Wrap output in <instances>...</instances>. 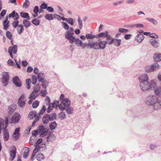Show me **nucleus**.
<instances>
[{"label": "nucleus", "instance_id": "f257e3e1", "mask_svg": "<svg viewBox=\"0 0 161 161\" xmlns=\"http://www.w3.org/2000/svg\"><path fill=\"white\" fill-rule=\"evenodd\" d=\"M147 103L148 105H154V108L158 109L161 106V99L157 98L155 96H151L147 97Z\"/></svg>", "mask_w": 161, "mask_h": 161}, {"label": "nucleus", "instance_id": "f03ea898", "mask_svg": "<svg viewBox=\"0 0 161 161\" xmlns=\"http://www.w3.org/2000/svg\"><path fill=\"white\" fill-rule=\"evenodd\" d=\"M4 123L3 119L0 118V134L1 132L2 129H3V138L4 140L6 141L8 140L9 137V133L6 130V128L8 126V117L5 118V125Z\"/></svg>", "mask_w": 161, "mask_h": 161}, {"label": "nucleus", "instance_id": "7ed1b4c3", "mask_svg": "<svg viewBox=\"0 0 161 161\" xmlns=\"http://www.w3.org/2000/svg\"><path fill=\"white\" fill-rule=\"evenodd\" d=\"M88 47L90 49L93 48L95 50L103 49L105 47V43L103 41H100L99 42H91L89 43Z\"/></svg>", "mask_w": 161, "mask_h": 161}, {"label": "nucleus", "instance_id": "20e7f679", "mask_svg": "<svg viewBox=\"0 0 161 161\" xmlns=\"http://www.w3.org/2000/svg\"><path fill=\"white\" fill-rule=\"evenodd\" d=\"M59 100H61V103L59 105V109L61 110H63L65 109V107L68 106L70 103V101L68 98H65L64 94H62L59 98Z\"/></svg>", "mask_w": 161, "mask_h": 161}, {"label": "nucleus", "instance_id": "39448f33", "mask_svg": "<svg viewBox=\"0 0 161 161\" xmlns=\"http://www.w3.org/2000/svg\"><path fill=\"white\" fill-rule=\"evenodd\" d=\"M2 75V82L4 86H6L8 84L9 79L8 73L7 72H4L3 73Z\"/></svg>", "mask_w": 161, "mask_h": 161}, {"label": "nucleus", "instance_id": "423d86ee", "mask_svg": "<svg viewBox=\"0 0 161 161\" xmlns=\"http://www.w3.org/2000/svg\"><path fill=\"white\" fill-rule=\"evenodd\" d=\"M21 118L20 115L18 113H15L12 116L10 123H18Z\"/></svg>", "mask_w": 161, "mask_h": 161}, {"label": "nucleus", "instance_id": "0eeeda50", "mask_svg": "<svg viewBox=\"0 0 161 161\" xmlns=\"http://www.w3.org/2000/svg\"><path fill=\"white\" fill-rule=\"evenodd\" d=\"M26 100V97L24 94H22L19 98L18 104L19 107L22 108L24 107L25 104V102Z\"/></svg>", "mask_w": 161, "mask_h": 161}, {"label": "nucleus", "instance_id": "6e6552de", "mask_svg": "<svg viewBox=\"0 0 161 161\" xmlns=\"http://www.w3.org/2000/svg\"><path fill=\"white\" fill-rule=\"evenodd\" d=\"M45 145L42 144L39 146L38 148H34L31 155V159L32 161H33L35 159V156L36 154L38 152V151L41 150H43V149H42V148H45Z\"/></svg>", "mask_w": 161, "mask_h": 161}, {"label": "nucleus", "instance_id": "1a4fd4ad", "mask_svg": "<svg viewBox=\"0 0 161 161\" xmlns=\"http://www.w3.org/2000/svg\"><path fill=\"white\" fill-rule=\"evenodd\" d=\"M140 87L142 91H147L150 88V83L147 81L141 82Z\"/></svg>", "mask_w": 161, "mask_h": 161}, {"label": "nucleus", "instance_id": "9d476101", "mask_svg": "<svg viewBox=\"0 0 161 161\" xmlns=\"http://www.w3.org/2000/svg\"><path fill=\"white\" fill-rule=\"evenodd\" d=\"M17 46L16 45H14L12 47L10 46L9 47L8 52L12 58H13L12 53L14 54H15L17 52Z\"/></svg>", "mask_w": 161, "mask_h": 161}, {"label": "nucleus", "instance_id": "9b49d317", "mask_svg": "<svg viewBox=\"0 0 161 161\" xmlns=\"http://www.w3.org/2000/svg\"><path fill=\"white\" fill-rule=\"evenodd\" d=\"M16 148L14 146L12 148L10 151V158L9 160L11 161H12L14 159L16 154Z\"/></svg>", "mask_w": 161, "mask_h": 161}, {"label": "nucleus", "instance_id": "f8f14e48", "mask_svg": "<svg viewBox=\"0 0 161 161\" xmlns=\"http://www.w3.org/2000/svg\"><path fill=\"white\" fill-rule=\"evenodd\" d=\"M20 129L19 127H17L15 129L13 133V136L14 137V140H17L19 137Z\"/></svg>", "mask_w": 161, "mask_h": 161}, {"label": "nucleus", "instance_id": "ddd939ff", "mask_svg": "<svg viewBox=\"0 0 161 161\" xmlns=\"http://www.w3.org/2000/svg\"><path fill=\"white\" fill-rule=\"evenodd\" d=\"M13 83L17 87L21 86V83L19 77L17 76H15L13 79Z\"/></svg>", "mask_w": 161, "mask_h": 161}, {"label": "nucleus", "instance_id": "4468645a", "mask_svg": "<svg viewBox=\"0 0 161 161\" xmlns=\"http://www.w3.org/2000/svg\"><path fill=\"white\" fill-rule=\"evenodd\" d=\"M42 121L44 124H47L50 120V115L49 114L44 115L42 118Z\"/></svg>", "mask_w": 161, "mask_h": 161}, {"label": "nucleus", "instance_id": "2eb2a0df", "mask_svg": "<svg viewBox=\"0 0 161 161\" xmlns=\"http://www.w3.org/2000/svg\"><path fill=\"white\" fill-rule=\"evenodd\" d=\"M65 34V37L72 36L74 34V30L73 28L70 27Z\"/></svg>", "mask_w": 161, "mask_h": 161}, {"label": "nucleus", "instance_id": "dca6fc26", "mask_svg": "<svg viewBox=\"0 0 161 161\" xmlns=\"http://www.w3.org/2000/svg\"><path fill=\"white\" fill-rule=\"evenodd\" d=\"M148 80V76L146 74H144L140 75L139 80L140 82L147 81Z\"/></svg>", "mask_w": 161, "mask_h": 161}, {"label": "nucleus", "instance_id": "f3484780", "mask_svg": "<svg viewBox=\"0 0 161 161\" xmlns=\"http://www.w3.org/2000/svg\"><path fill=\"white\" fill-rule=\"evenodd\" d=\"M29 149L28 147H25L23 149V158H26L29 155Z\"/></svg>", "mask_w": 161, "mask_h": 161}, {"label": "nucleus", "instance_id": "a211bd4d", "mask_svg": "<svg viewBox=\"0 0 161 161\" xmlns=\"http://www.w3.org/2000/svg\"><path fill=\"white\" fill-rule=\"evenodd\" d=\"M8 17L9 18L14 17V19H17L19 18V16L17 13H15V11H13L9 14Z\"/></svg>", "mask_w": 161, "mask_h": 161}, {"label": "nucleus", "instance_id": "6ab92c4d", "mask_svg": "<svg viewBox=\"0 0 161 161\" xmlns=\"http://www.w3.org/2000/svg\"><path fill=\"white\" fill-rule=\"evenodd\" d=\"M144 38V36L142 34H138L137 36L136 37L135 39L137 42H140Z\"/></svg>", "mask_w": 161, "mask_h": 161}, {"label": "nucleus", "instance_id": "aec40b11", "mask_svg": "<svg viewBox=\"0 0 161 161\" xmlns=\"http://www.w3.org/2000/svg\"><path fill=\"white\" fill-rule=\"evenodd\" d=\"M8 17L7 16L6 17L5 20L3 22V29L6 30L8 29L9 27V22L8 21Z\"/></svg>", "mask_w": 161, "mask_h": 161}, {"label": "nucleus", "instance_id": "412c9836", "mask_svg": "<svg viewBox=\"0 0 161 161\" xmlns=\"http://www.w3.org/2000/svg\"><path fill=\"white\" fill-rule=\"evenodd\" d=\"M36 111H31L29 113L28 117L31 119H32L37 115Z\"/></svg>", "mask_w": 161, "mask_h": 161}, {"label": "nucleus", "instance_id": "4be33fe9", "mask_svg": "<svg viewBox=\"0 0 161 161\" xmlns=\"http://www.w3.org/2000/svg\"><path fill=\"white\" fill-rule=\"evenodd\" d=\"M38 96V94L35 91H33L30 95L29 98L31 99H34Z\"/></svg>", "mask_w": 161, "mask_h": 161}, {"label": "nucleus", "instance_id": "5701e85b", "mask_svg": "<svg viewBox=\"0 0 161 161\" xmlns=\"http://www.w3.org/2000/svg\"><path fill=\"white\" fill-rule=\"evenodd\" d=\"M160 68V66L158 64L156 63L153 64L151 67L152 72L154 70L158 69Z\"/></svg>", "mask_w": 161, "mask_h": 161}, {"label": "nucleus", "instance_id": "b1692460", "mask_svg": "<svg viewBox=\"0 0 161 161\" xmlns=\"http://www.w3.org/2000/svg\"><path fill=\"white\" fill-rule=\"evenodd\" d=\"M20 15L21 17L22 18H27L28 20H29L30 19V16L28 13L24 12H21L20 13Z\"/></svg>", "mask_w": 161, "mask_h": 161}, {"label": "nucleus", "instance_id": "393cba45", "mask_svg": "<svg viewBox=\"0 0 161 161\" xmlns=\"http://www.w3.org/2000/svg\"><path fill=\"white\" fill-rule=\"evenodd\" d=\"M70 103L68 106H66L65 108L66 109V112L68 114L72 113L73 112V108L70 106Z\"/></svg>", "mask_w": 161, "mask_h": 161}, {"label": "nucleus", "instance_id": "a878e982", "mask_svg": "<svg viewBox=\"0 0 161 161\" xmlns=\"http://www.w3.org/2000/svg\"><path fill=\"white\" fill-rule=\"evenodd\" d=\"M154 59L155 61L158 62L161 60V54H156L154 56Z\"/></svg>", "mask_w": 161, "mask_h": 161}, {"label": "nucleus", "instance_id": "bb28decb", "mask_svg": "<svg viewBox=\"0 0 161 161\" xmlns=\"http://www.w3.org/2000/svg\"><path fill=\"white\" fill-rule=\"evenodd\" d=\"M105 43V44L106 43L109 44H111L114 43L113 39L110 37H108L107 38L106 41H104Z\"/></svg>", "mask_w": 161, "mask_h": 161}, {"label": "nucleus", "instance_id": "cd10ccee", "mask_svg": "<svg viewBox=\"0 0 161 161\" xmlns=\"http://www.w3.org/2000/svg\"><path fill=\"white\" fill-rule=\"evenodd\" d=\"M150 42L151 44L154 47H157L158 46V42L155 40L151 39L150 41Z\"/></svg>", "mask_w": 161, "mask_h": 161}, {"label": "nucleus", "instance_id": "c85d7f7f", "mask_svg": "<svg viewBox=\"0 0 161 161\" xmlns=\"http://www.w3.org/2000/svg\"><path fill=\"white\" fill-rule=\"evenodd\" d=\"M24 30L23 26L22 25H19L18 26L17 31L19 34H21L23 31Z\"/></svg>", "mask_w": 161, "mask_h": 161}, {"label": "nucleus", "instance_id": "c756f323", "mask_svg": "<svg viewBox=\"0 0 161 161\" xmlns=\"http://www.w3.org/2000/svg\"><path fill=\"white\" fill-rule=\"evenodd\" d=\"M65 38L66 39L69 40V42L71 44L73 43H74L76 39L73 36L66 37Z\"/></svg>", "mask_w": 161, "mask_h": 161}, {"label": "nucleus", "instance_id": "7c9ffc66", "mask_svg": "<svg viewBox=\"0 0 161 161\" xmlns=\"http://www.w3.org/2000/svg\"><path fill=\"white\" fill-rule=\"evenodd\" d=\"M36 158L38 161H41L44 158V157L42 154H38L36 156Z\"/></svg>", "mask_w": 161, "mask_h": 161}, {"label": "nucleus", "instance_id": "2f4dec72", "mask_svg": "<svg viewBox=\"0 0 161 161\" xmlns=\"http://www.w3.org/2000/svg\"><path fill=\"white\" fill-rule=\"evenodd\" d=\"M23 23L25 26L26 28H28L31 25V23L30 21H28L26 19H25L23 20Z\"/></svg>", "mask_w": 161, "mask_h": 161}, {"label": "nucleus", "instance_id": "473e14b6", "mask_svg": "<svg viewBox=\"0 0 161 161\" xmlns=\"http://www.w3.org/2000/svg\"><path fill=\"white\" fill-rule=\"evenodd\" d=\"M154 92L157 96H159L161 95V89L160 88L156 87L154 89Z\"/></svg>", "mask_w": 161, "mask_h": 161}, {"label": "nucleus", "instance_id": "72a5a7b5", "mask_svg": "<svg viewBox=\"0 0 161 161\" xmlns=\"http://www.w3.org/2000/svg\"><path fill=\"white\" fill-rule=\"evenodd\" d=\"M52 107L53 108H57L58 106L59 107V102L58 101L55 100L53 103H50Z\"/></svg>", "mask_w": 161, "mask_h": 161}, {"label": "nucleus", "instance_id": "f704fd0d", "mask_svg": "<svg viewBox=\"0 0 161 161\" xmlns=\"http://www.w3.org/2000/svg\"><path fill=\"white\" fill-rule=\"evenodd\" d=\"M37 78L39 81H42L44 79L43 75L42 73H39L37 75Z\"/></svg>", "mask_w": 161, "mask_h": 161}, {"label": "nucleus", "instance_id": "c9c22d12", "mask_svg": "<svg viewBox=\"0 0 161 161\" xmlns=\"http://www.w3.org/2000/svg\"><path fill=\"white\" fill-rule=\"evenodd\" d=\"M113 41L114 44L116 46H119L120 45L121 42V40L120 39H113Z\"/></svg>", "mask_w": 161, "mask_h": 161}, {"label": "nucleus", "instance_id": "e433bc0d", "mask_svg": "<svg viewBox=\"0 0 161 161\" xmlns=\"http://www.w3.org/2000/svg\"><path fill=\"white\" fill-rule=\"evenodd\" d=\"M30 4V2L29 0H25V2L23 3V7L24 8L27 9L28 8Z\"/></svg>", "mask_w": 161, "mask_h": 161}, {"label": "nucleus", "instance_id": "4c0bfd02", "mask_svg": "<svg viewBox=\"0 0 161 161\" xmlns=\"http://www.w3.org/2000/svg\"><path fill=\"white\" fill-rule=\"evenodd\" d=\"M57 126V124L55 122L51 123L49 125L50 129L53 130Z\"/></svg>", "mask_w": 161, "mask_h": 161}, {"label": "nucleus", "instance_id": "58836bf2", "mask_svg": "<svg viewBox=\"0 0 161 161\" xmlns=\"http://www.w3.org/2000/svg\"><path fill=\"white\" fill-rule=\"evenodd\" d=\"M45 18L48 20H51L53 19V16L52 14H45Z\"/></svg>", "mask_w": 161, "mask_h": 161}, {"label": "nucleus", "instance_id": "ea45409f", "mask_svg": "<svg viewBox=\"0 0 161 161\" xmlns=\"http://www.w3.org/2000/svg\"><path fill=\"white\" fill-rule=\"evenodd\" d=\"M39 102L37 100H36L32 103V107L33 108H36L39 105Z\"/></svg>", "mask_w": 161, "mask_h": 161}, {"label": "nucleus", "instance_id": "a19ab883", "mask_svg": "<svg viewBox=\"0 0 161 161\" xmlns=\"http://www.w3.org/2000/svg\"><path fill=\"white\" fill-rule=\"evenodd\" d=\"M64 20H65L68 23L70 24L71 25H73L74 24V21L72 18H69L68 19L64 18Z\"/></svg>", "mask_w": 161, "mask_h": 161}, {"label": "nucleus", "instance_id": "79ce46f5", "mask_svg": "<svg viewBox=\"0 0 161 161\" xmlns=\"http://www.w3.org/2000/svg\"><path fill=\"white\" fill-rule=\"evenodd\" d=\"M75 42V44L78 46H80L82 42V41L80 40L79 38L76 39Z\"/></svg>", "mask_w": 161, "mask_h": 161}, {"label": "nucleus", "instance_id": "37998d69", "mask_svg": "<svg viewBox=\"0 0 161 161\" xmlns=\"http://www.w3.org/2000/svg\"><path fill=\"white\" fill-rule=\"evenodd\" d=\"M150 22L153 23V24L156 25L158 23V22L155 19L152 18H148L147 19Z\"/></svg>", "mask_w": 161, "mask_h": 161}, {"label": "nucleus", "instance_id": "c03bdc74", "mask_svg": "<svg viewBox=\"0 0 161 161\" xmlns=\"http://www.w3.org/2000/svg\"><path fill=\"white\" fill-rule=\"evenodd\" d=\"M32 23L35 25H39L40 21L38 19H35L32 20Z\"/></svg>", "mask_w": 161, "mask_h": 161}, {"label": "nucleus", "instance_id": "a18cd8bd", "mask_svg": "<svg viewBox=\"0 0 161 161\" xmlns=\"http://www.w3.org/2000/svg\"><path fill=\"white\" fill-rule=\"evenodd\" d=\"M40 89V86L38 85H36L34 87V91L38 92Z\"/></svg>", "mask_w": 161, "mask_h": 161}, {"label": "nucleus", "instance_id": "49530a36", "mask_svg": "<svg viewBox=\"0 0 161 161\" xmlns=\"http://www.w3.org/2000/svg\"><path fill=\"white\" fill-rule=\"evenodd\" d=\"M108 32L106 31L105 32L101 33L98 35L97 36L98 37L106 36L108 35Z\"/></svg>", "mask_w": 161, "mask_h": 161}, {"label": "nucleus", "instance_id": "de8ad7c7", "mask_svg": "<svg viewBox=\"0 0 161 161\" xmlns=\"http://www.w3.org/2000/svg\"><path fill=\"white\" fill-rule=\"evenodd\" d=\"M42 141V139L41 138H39L36 142V144L35 145V146L36 147V148H38L37 147L38 145L41 143Z\"/></svg>", "mask_w": 161, "mask_h": 161}, {"label": "nucleus", "instance_id": "09e8293b", "mask_svg": "<svg viewBox=\"0 0 161 161\" xmlns=\"http://www.w3.org/2000/svg\"><path fill=\"white\" fill-rule=\"evenodd\" d=\"M19 23V21L18 20L16 19V20L14 21L12 23V25L13 26L14 28H16L17 26L18 25Z\"/></svg>", "mask_w": 161, "mask_h": 161}, {"label": "nucleus", "instance_id": "8fccbe9b", "mask_svg": "<svg viewBox=\"0 0 161 161\" xmlns=\"http://www.w3.org/2000/svg\"><path fill=\"white\" fill-rule=\"evenodd\" d=\"M47 129L45 130H44V131H42V132L40 133V136L41 137H43L45 136L47 134Z\"/></svg>", "mask_w": 161, "mask_h": 161}, {"label": "nucleus", "instance_id": "3c124183", "mask_svg": "<svg viewBox=\"0 0 161 161\" xmlns=\"http://www.w3.org/2000/svg\"><path fill=\"white\" fill-rule=\"evenodd\" d=\"M150 88H153L154 89H155L156 87V84L153 81H152L150 82Z\"/></svg>", "mask_w": 161, "mask_h": 161}, {"label": "nucleus", "instance_id": "603ef678", "mask_svg": "<svg viewBox=\"0 0 161 161\" xmlns=\"http://www.w3.org/2000/svg\"><path fill=\"white\" fill-rule=\"evenodd\" d=\"M59 117L61 119H64L65 117V114L64 112H61L59 114Z\"/></svg>", "mask_w": 161, "mask_h": 161}, {"label": "nucleus", "instance_id": "864d4df0", "mask_svg": "<svg viewBox=\"0 0 161 161\" xmlns=\"http://www.w3.org/2000/svg\"><path fill=\"white\" fill-rule=\"evenodd\" d=\"M6 36L10 40L12 39V35L11 33L9 31H7L6 33Z\"/></svg>", "mask_w": 161, "mask_h": 161}, {"label": "nucleus", "instance_id": "5fc2aeb1", "mask_svg": "<svg viewBox=\"0 0 161 161\" xmlns=\"http://www.w3.org/2000/svg\"><path fill=\"white\" fill-rule=\"evenodd\" d=\"M62 24L63 25V27L66 30H68L69 29V27L68 25L67 24V23L65 22H63Z\"/></svg>", "mask_w": 161, "mask_h": 161}, {"label": "nucleus", "instance_id": "6e6d98bb", "mask_svg": "<svg viewBox=\"0 0 161 161\" xmlns=\"http://www.w3.org/2000/svg\"><path fill=\"white\" fill-rule=\"evenodd\" d=\"M78 22L79 25V28L81 29L82 27V23L81 18L79 17L78 19Z\"/></svg>", "mask_w": 161, "mask_h": 161}, {"label": "nucleus", "instance_id": "4d7b16f0", "mask_svg": "<svg viewBox=\"0 0 161 161\" xmlns=\"http://www.w3.org/2000/svg\"><path fill=\"white\" fill-rule=\"evenodd\" d=\"M47 129H45L44 126H39L38 130L39 132V133H40L42 132V131H44V130H45Z\"/></svg>", "mask_w": 161, "mask_h": 161}, {"label": "nucleus", "instance_id": "13d9d810", "mask_svg": "<svg viewBox=\"0 0 161 161\" xmlns=\"http://www.w3.org/2000/svg\"><path fill=\"white\" fill-rule=\"evenodd\" d=\"M118 31L119 32L121 33L127 32L129 31L128 30L123 28H119Z\"/></svg>", "mask_w": 161, "mask_h": 161}, {"label": "nucleus", "instance_id": "bf43d9fd", "mask_svg": "<svg viewBox=\"0 0 161 161\" xmlns=\"http://www.w3.org/2000/svg\"><path fill=\"white\" fill-rule=\"evenodd\" d=\"M46 109V106L44 105L43 106L42 109L41 110L39 114H43V113L45 112Z\"/></svg>", "mask_w": 161, "mask_h": 161}, {"label": "nucleus", "instance_id": "052dcab7", "mask_svg": "<svg viewBox=\"0 0 161 161\" xmlns=\"http://www.w3.org/2000/svg\"><path fill=\"white\" fill-rule=\"evenodd\" d=\"M32 83L33 85L35 84L37 81V78L36 76L35 75H33L32 77Z\"/></svg>", "mask_w": 161, "mask_h": 161}, {"label": "nucleus", "instance_id": "680f3d73", "mask_svg": "<svg viewBox=\"0 0 161 161\" xmlns=\"http://www.w3.org/2000/svg\"><path fill=\"white\" fill-rule=\"evenodd\" d=\"M47 91L46 90L44 91H42L40 92V94L41 95L42 97H45L47 95Z\"/></svg>", "mask_w": 161, "mask_h": 161}, {"label": "nucleus", "instance_id": "e2e57ef3", "mask_svg": "<svg viewBox=\"0 0 161 161\" xmlns=\"http://www.w3.org/2000/svg\"><path fill=\"white\" fill-rule=\"evenodd\" d=\"M56 114L55 113L53 114L51 116L50 115L51 120H53L54 119H55L56 117Z\"/></svg>", "mask_w": 161, "mask_h": 161}, {"label": "nucleus", "instance_id": "0e129e2a", "mask_svg": "<svg viewBox=\"0 0 161 161\" xmlns=\"http://www.w3.org/2000/svg\"><path fill=\"white\" fill-rule=\"evenodd\" d=\"M54 18H56L58 20H60L61 19H63L64 20V18H63L62 17H61L59 15H57L56 14H54Z\"/></svg>", "mask_w": 161, "mask_h": 161}, {"label": "nucleus", "instance_id": "69168bd1", "mask_svg": "<svg viewBox=\"0 0 161 161\" xmlns=\"http://www.w3.org/2000/svg\"><path fill=\"white\" fill-rule=\"evenodd\" d=\"M45 102L47 105H49L50 102V100L48 97H46L45 100Z\"/></svg>", "mask_w": 161, "mask_h": 161}, {"label": "nucleus", "instance_id": "338daca9", "mask_svg": "<svg viewBox=\"0 0 161 161\" xmlns=\"http://www.w3.org/2000/svg\"><path fill=\"white\" fill-rule=\"evenodd\" d=\"M86 37L87 39H92L94 38V37L92 35L89 34H87Z\"/></svg>", "mask_w": 161, "mask_h": 161}, {"label": "nucleus", "instance_id": "774afa93", "mask_svg": "<svg viewBox=\"0 0 161 161\" xmlns=\"http://www.w3.org/2000/svg\"><path fill=\"white\" fill-rule=\"evenodd\" d=\"M150 37L155 38H157L158 37V36L155 33H152L149 35Z\"/></svg>", "mask_w": 161, "mask_h": 161}]
</instances>
